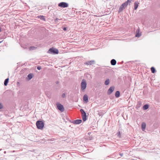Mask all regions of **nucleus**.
Here are the masks:
<instances>
[{"label":"nucleus","mask_w":160,"mask_h":160,"mask_svg":"<svg viewBox=\"0 0 160 160\" xmlns=\"http://www.w3.org/2000/svg\"><path fill=\"white\" fill-rule=\"evenodd\" d=\"M131 1L132 0H128L124 3H123L120 7L118 12H120L122 11L123 9L125 8L128 4H130V3L131 2Z\"/></svg>","instance_id":"obj_1"},{"label":"nucleus","mask_w":160,"mask_h":160,"mask_svg":"<svg viewBox=\"0 0 160 160\" xmlns=\"http://www.w3.org/2000/svg\"><path fill=\"white\" fill-rule=\"evenodd\" d=\"M37 128L40 129H42L44 127V123L41 121H38L36 123Z\"/></svg>","instance_id":"obj_2"},{"label":"nucleus","mask_w":160,"mask_h":160,"mask_svg":"<svg viewBox=\"0 0 160 160\" xmlns=\"http://www.w3.org/2000/svg\"><path fill=\"white\" fill-rule=\"evenodd\" d=\"M80 111L82 113V120L84 121H85L87 119L86 113L84 111V110L82 109H81L80 110Z\"/></svg>","instance_id":"obj_3"},{"label":"nucleus","mask_w":160,"mask_h":160,"mask_svg":"<svg viewBox=\"0 0 160 160\" xmlns=\"http://www.w3.org/2000/svg\"><path fill=\"white\" fill-rule=\"evenodd\" d=\"M87 83L86 81L83 79L81 83V88L82 90H84L86 88Z\"/></svg>","instance_id":"obj_4"},{"label":"nucleus","mask_w":160,"mask_h":160,"mask_svg":"<svg viewBox=\"0 0 160 160\" xmlns=\"http://www.w3.org/2000/svg\"><path fill=\"white\" fill-rule=\"evenodd\" d=\"M48 52L50 53L58 54V51L56 49L51 48L49 49Z\"/></svg>","instance_id":"obj_5"},{"label":"nucleus","mask_w":160,"mask_h":160,"mask_svg":"<svg viewBox=\"0 0 160 160\" xmlns=\"http://www.w3.org/2000/svg\"><path fill=\"white\" fill-rule=\"evenodd\" d=\"M58 5L60 7L63 8L68 7V4L67 3L63 2L59 3Z\"/></svg>","instance_id":"obj_6"},{"label":"nucleus","mask_w":160,"mask_h":160,"mask_svg":"<svg viewBox=\"0 0 160 160\" xmlns=\"http://www.w3.org/2000/svg\"><path fill=\"white\" fill-rule=\"evenodd\" d=\"M58 108L60 110L61 112H63L64 110V109L63 106L60 104H58L57 105Z\"/></svg>","instance_id":"obj_7"},{"label":"nucleus","mask_w":160,"mask_h":160,"mask_svg":"<svg viewBox=\"0 0 160 160\" xmlns=\"http://www.w3.org/2000/svg\"><path fill=\"white\" fill-rule=\"evenodd\" d=\"M95 63V61L94 60H91L90 61H88L84 62V64L87 65H92Z\"/></svg>","instance_id":"obj_8"},{"label":"nucleus","mask_w":160,"mask_h":160,"mask_svg":"<svg viewBox=\"0 0 160 160\" xmlns=\"http://www.w3.org/2000/svg\"><path fill=\"white\" fill-rule=\"evenodd\" d=\"M82 120L81 119H77L73 121L72 122L75 124H78L81 123Z\"/></svg>","instance_id":"obj_9"},{"label":"nucleus","mask_w":160,"mask_h":160,"mask_svg":"<svg viewBox=\"0 0 160 160\" xmlns=\"http://www.w3.org/2000/svg\"><path fill=\"white\" fill-rule=\"evenodd\" d=\"M136 33V34L135 36L137 37H139L141 35V33L140 32V30L139 28H138L137 29Z\"/></svg>","instance_id":"obj_10"},{"label":"nucleus","mask_w":160,"mask_h":160,"mask_svg":"<svg viewBox=\"0 0 160 160\" xmlns=\"http://www.w3.org/2000/svg\"><path fill=\"white\" fill-rule=\"evenodd\" d=\"M114 88L113 87H111L108 90V94H111L113 91Z\"/></svg>","instance_id":"obj_11"},{"label":"nucleus","mask_w":160,"mask_h":160,"mask_svg":"<svg viewBox=\"0 0 160 160\" xmlns=\"http://www.w3.org/2000/svg\"><path fill=\"white\" fill-rule=\"evenodd\" d=\"M33 76V75L32 73H31L29 74L28 76V78L27 79L28 80H29L31 79Z\"/></svg>","instance_id":"obj_12"},{"label":"nucleus","mask_w":160,"mask_h":160,"mask_svg":"<svg viewBox=\"0 0 160 160\" xmlns=\"http://www.w3.org/2000/svg\"><path fill=\"white\" fill-rule=\"evenodd\" d=\"M146 126V123L145 122H142V124L141 127L143 131H144L145 130Z\"/></svg>","instance_id":"obj_13"},{"label":"nucleus","mask_w":160,"mask_h":160,"mask_svg":"<svg viewBox=\"0 0 160 160\" xmlns=\"http://www.w3.org/2000/svg\"><path fill=\"white\" fill-rule=\"evenodd\" d=\"M111 63L112 65H115L116 63V60L114 59H112L111 61Z\"/></svg>","instance_id":"obj_14"},{"label":"nucleus","mask_w":160,"mask_h":160,"mask_svg":"<svg viewBox=\"0 0 160 160\" xmlns=\"http://www.w3.org/2000/svg\"><path fill=\"white\" fill-rule=\"evenodd\" d=\"M139 3L137 2H135L134 4V9L135 10L137 9V8L138 6Z\"/></svg>","instance_id":"obj_15"},{"label":"nucleus","mask_w":160,"mask_h":160,"mask_svg":"<svg viewBox=\"0 0 160 160\" xmlns=\"http://www.w3.org/2000/svg\"><path fill=\"white\" fill-rule=\"evenodd\" d=\"M37 17H38V18H39L40 19H41L42 20H44V21L45 20V19L44 18V17L43 16H42V15L38 16H37Z\"/></svg>","instance_id":"obj_16"},{"label":"nucleus","mask_w":160,"mask_h":160,"mask_svg":"<svg viewBox=\"0 0 160 160\" xmlns=\"http://www.w3.org/2000/svg\"><path fill=\"white\" fill-rule=\"evenodd\" d=\"M83 100L86 101L88 102V97L86 95H85L83 97Z\"/></svg>","instance_id":"obj_17"},{"label":"nucleus","mask_w":160,"mask_h":160,"mask_svg":"<svg viewBox=\"0 0 160 160\" xmlns=\"http://www.w3.org/2000/svg\"><path fill=\"white\" fill-rule=\"evenodd\" d=\"M115 97L116 98H118L120 96V92L119 91H117L115 94Z\"/></svg>","instance_id":"obj_18"},{"label":"nucleus","mask_w":160,"mask_h":160,"mask_svg":"<svg viewBox=\"0 0 160 160\" xmlns=\"http://www.w3.org/2000/svg\"><path fill=\"white\" fill-rule=\"evenodd\" d=\"M110 83V80L109 79H107L105 82V84L107 85L109 84Z\"/></svg>","instance_id":"obj_19"},{"label":"nucleus","mask_w":160,"mask_h":160,"mask_svg":"<svg viewBox=\"0 0 160 160\" xmlns=\"http://www.w3.org/2000/svg\"><path fill=\"white\" fill-rule=\"evenodd\" d=\"M8 80L9 79L8 78H7L5 80L4 82V84L5 86H7V85Z\"/></svg>","instance_id":"obj_20"},{"label":"nucleus","mask_w":160,"mask_h":160,"mask_svg":"<svg viewBox=\"0 0 160 160\" xmlns=\"http://www.w3.org/2000/svg\"><path fill=\"white\" fill-rule=\"evenodd\" d=\"M148 108V104H146L143 106V108L144 110H146Z\"/></svg>","instance_id":"obj_21"},{"label":"nucleus","mask_w":160,"mask_h":160,"mask_svg":"<svg viewBox=\"0 0 160 160\" xmlns=\"http://www.w3.org/2000/svg\"><path fill=\"white\" fill-rule=\"evenodd\" d=\"M151 71L152 72V73H154L155 72V69L153 67H152V68H151Z\"/></svg>","instance_id":"obj_22"},{"label":"nucleus","mask_w":160,"mask_h":160,"mask_svg":"<svg viewBox=\"0 0 160 160\" xmlns=\"http://www.w3.org/2000/svg\"><path fill=\"white\" fill-rule=\"evenodd\" d=\"M37 48L34 46H32L29 48V49L30 50H35Z\"/></svg>","instance_id":"obj_23"},{"label":"nucleus","mask_w":160,"mask_h":160,"mask_svg":"<svg viewBox=\"0 0 160 160\" xmlns=\"http://www.w3.org/2000/svg\"><path fill=\"white\" fill-rule=\"evenodd\" d=\"M117 136H118V137H120V135H121L120 132H119L117 133Z\"/></svg>","instance_id":"obj_24"},{"label":"nucleus","mask_w":160,"mask_h":160,"mask_svg":"<svg viewBox=\"0 0 160 160\" xmlns=\"http://www.w3.org/2000/svg\"><path fill=\"white\" fill-rule=\"evenodd\" d=\"M66 97V95L65 93H63L62 95V97L63 98H65Z\"/></svg>","instance_id":"obj_25"},{"label":"nucleus","mask_w":160,"mask_h":160,"mask_svg":"<svg viewBox=\"0 0 160 160\" xmlns=\"http://www.w3.org/2000/svg\"><path fill=\"white\" fill-rule=\"evenodd\" d=\"M3 108V106L2 104L0 103V109H2Z\"/></svg>","instance_id":"obj_26"},{"label":"nucleus","mask_w":160,"mask_h":160,"mask_svg":"<svg viewBox=\"0 0 160 160\" xmlns=\"http://www.w3.org/2000/svg\"><path fill=\"white\" fill-rule=\"evenodd\" d=\"M37 69L39 70H40L41 69V67H37Z\"/></svg>","instance_id":"obj_27"},{"label":"nucleus","mask_w":160,"mask_h":160,"mask_svg":"<svg viewBox=\"0 0 160 160\" xmlns=\"http://www.w3.org/2000/svg\"><path fill=\"white\" fill-rule=\"evenodd\" d=\"M59 20H60V19H58V18H56V19H55V21H56V22L58 21Z\"/></svg>","instance_id":"obj_28"},{"label":"nucleus","mask_w":160,"mask_h":160,"mask_svg":"<svg viewBox=\"0 0 160 160\" xmlns=\"http://www.w3.org/2000/svg\"><path fill=\"white\" fill-rule=\"evenodd\" d=\"M67 29V28H66V27H64L63 28V30H64V31H66Z\"/></svg>","instance_id":"obj_29"},{"label":"nucleus","mask_w":160,"mask_h":160,"mask_svg":"<svg viewBox=\"0 0 160 160\" xmlns=\"http://www.w3.org/2000/svg\"><path fill=\"white\" fill-rule=\"evenodd\" d=\"M120 155L121 156H122V155H123V154L122 153H120Z\"/></svg>","instance_id":"obj_30"},{"label":"nucleus","mask_w":160,"mask_h":160,"mask_svg":"<svg viewBox=\"0 0 160 160\" xmlns=\"http://www.w3.org/2000/svg\"><path fill=\"white\" fill-rule=\"evenodd\" d=\"M58 82H56V83H57V84H58Z\"/></svg>","instance_id":"obj_31"},{"label":"nucleus","mask_w":160,"mask_h":160,"mask_svg":"<svg viewBox=\"0 0 160 160\" xmlns=\"http://www.w3.org/2000/svg\"><path fill=\"white\" fill-rule=\"evenodd\" d=\"M1 31V28L0 27V32Z\"/></svg>","instance_id":"obj_32"},{"label":"nucleus","mask_w":160,"mask_h":160,"mask_svg":"<svg viewBox=\"0 0 160 160\" xmlns=\"http://www.w3.org/2000/svg\"><path fill=\"white\" fill-rule=\"evenodd\" d=\"M2 42V41H1V42H0V43L1 42Z\"/></svg>","instance_id":"obj_33"}]
</instances>
